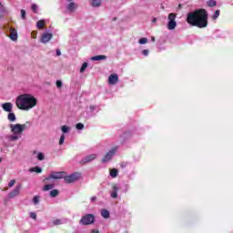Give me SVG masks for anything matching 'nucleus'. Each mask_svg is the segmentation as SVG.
I'll return each mask as SVG.
<instances>
[{"label":"nucleus","instance_id":"1","mask_svg":"<svg viewBox=\"0 0 233 233\" xmlns=\"http://www.w3.org/2000/svg\"><path fill=\"white\" fill-rule=\"evenodd\" d=\"M186 23H187L189 26L207 28V26H208V12L203 8L191 11L187 14Z\"/></svg>","mask_w":233,"mask_h":233},{"label":"nucleus","instance_id":"2","mask_svg":"<svg viewBox=\"0 0 233 233\" xmlns=\"http://www.w3.org/2000/svg\"><path fill=\"white\" fill-rule=\"evenodd\" d=\"M15 105L19 110H32L35 106H37V98L32 94H22L16 97Z\"/></svg>","mask_w":233,"mask_h":233},{"label":"nucleus","instance_id":"3","mask_svg":"<svg viewBox=\"0 0 233 233\" xmlns=\"http://www.w3.org/2000/svg\"><path fill=\"white\" fill-rule=\"evenodd\" d=\"M9 128L13 135L7 136L8 141H17L21 139V136H23L25 130L30 128V122L25 124H10Z\"/></svg>","mask_w":233,"mask_h":233},{"label":"nucleus","instance_id":"4","mask_svg":"<svg viewBox=\"0 0 233 233\" xmlns=\"http://www.w3.org/2000/svg\"><path fill=\"white\" fill-rule=\"evenodd\" d=\"M117 150H119V147L114 146L111 149L108 150V152L104 155L101 159V163H103L104 165L106 163H110V161L114 159V156L117 154Z\"/></svg>","mask_w":233,"mask_h":233},{"label":"nucleus","instance_id":"5","mask_svg":"<svg viewBox=\"0 0 233 233\" xmlns=\"http://www.w3.org/2000/svg\"><path fill=\"white\" fill-rule=\"evenodd\" d=\"M94 223H96V216L94 214H86L79 220V225L83 226L94 225Z\"/></svg>","mask_w":233,"mask_h":233},{"label":"nucleus","instance_id":"6","mask_svg":"<svg viewBox=\"0 0 233 233\" xmlns=\"http://www.w3.org/2000/svg\"><path fill=\"white\" fill-rule=\"evenodd\" d=\"M80 177H82L81 173L75 172L68 176L64 177V181H65V183H67L70 185L72 183H76V181H79Z\"/></svg>","mask_w":233,"mask_h":233},{"label":"nucleus","instance_id":"7","mask_svg":"<svg viewBox=\"0 0 233 233\" xmlns=\"http://www.w3.org/2000/svg\"><path fill=\"white\" fill-rule=\"evenodd\" d=\"M177 15L175 13H170L167 16V28L169 30H176V26H177V22H176V17Z\"/></svg>","mask_w":233,"mask_h":233},{"label":"nucleus","instance_id":"8","mask_svg":"<svg viewBox=\"0 0 233 233\" xmlns=\"http://www.w3.org/2000/svg\"><path fill=\"white\" fill-rule=\"evenodd\" d=\"M63 178H65V172L59 171V172H51V174L46 179L47 181H50V179H63Z\"/></svg>","mask_w":233,"mask_h":233},{"label":"nucleus","instance_id":"9","mask_svg":"<svg viewBox=\"0 0 233 233\" xmlns=\"http://www.w3.org/2000/svg\"><path fill=\"white\" fill-rule=\"evenodd\" d=\"M52 37H54V34L45 32L40 37V43H43V45H46V43L52 41Z\"/></svg>","mask_w":233,"mask_h":233},{"label":"nucleus","instance_id":"10","mask_svg":"<svg viewBox=\"0 0 233 233\" xmlns=\"http://www.w3.org/2000/svg\"><path fill=\"white\" fill-rule=\"evenodd\" d=\"M95 159H97V154H91L86 156L80 160V165H86V163H92Z\"/></svg>","mask_w":233,"mask_h":233},{"label":"nucleus","instance_id":"11","mask_svg":"<svg viewBox=\"0 0 233 233\" xmlns=\"http://www.w3.org/2000/svg\"><path fill=\"white\" fill-rule=\"evenodd\" d=\"M119 186H117V184H113L111 186V190L109 191V194L112 198V199H117V198H119Z\"/></svg>","mask_w":233,"mask_h":233},{"label":"nucleus","instance_id":"12","mask_svg":"<svg viewBox=\"0 0 233 233\" xmlns=\"http://www.w3.org/2000/svg\"><path fill=\"white\" fill-rule=\"evenodd\" d=\"M21 184L17 185L11 192H9L7 198L9 199H14V198H16V196H19L21 194Z\"/></svg>","mask_w":233,"mask_h":233},{"label":"nucleus","instance_id":"13","mask_svg":"<svg viewBox=\"0 0 233 233\" xmlns=\"http://www.w3.org/2000/svg\"><path fill=\"white\" fill-rule=\"evenodd\" d=\"M108 85L114 86L119 83V76L116 73L111 74L107 80Z\"/></svg>","mask_w":233,"mask_h":233},{"label":"nucleus","instance_id":"14","mask_svg":"<svg viewBox=\"0 0 233 233\" xmlns=\"http://www.w3.org/2000/svg\"><path fill=\"white\" fill-rule=\"evenodd\" d=\"M66 10H67L68 14H74L77 10V5L76 2H69L66 6Z\"/></svg>","mask_w":233,"mask_h":233},{"label":"nucleus","instance_id":"15","mask_svg":"<svg viewBox=\"0 0 233 233\" xmlns=\"http://www.w3.org/2000/svg\"><path fill=\"white\" fill-rule=\"evenodd\" d=\"M4 112H12V110L14 109V104H12V102H5L4 104L1 105Z\"/></svg>","mask_w":233,"mask_h":233},{"label":"nucleus","instance_id":"16","mask_svg":"<svg viewBox=\"0 0 233 233\" xmlns=\"http://www.w3.org/2000/svg\"><path fill=\"white\" fill-rule=\"evenodd\" d=\"M9 39H11V41H17V37H18V35H17V30H15V28L14 27H11L9 29Z\"/></svg>","mask_w":233,"mask_h":233},{"label":"nucleus","instance_id":"17","mask_svg":"<svg viewBox=\"0 0 233 233\" xmlns=\"http://www.w3.org/2000/svg\"><path fill=\"white\" fill-rule=\"evenodd\" d=\"M7 119L9 123H15V121H17V117L15 116V113L14 112H10L7 115Z\"/></svg>","mask_w":233,"mask_h":233},{"label":"nucleus","instance_id":"18","mask_svg":"<svg viewBox=\"0 0 233 233\" xmlns=\"http://www.w3.org/2000/svg\"><path fill=\"white\" fill-rule=\"evenodd\" d=\"M101 5H103L102 0H92L91 3H90V5L93 8H99V6H101Z\"/></svg>","mask_w":233,"mask_h":233},{"label":"nucleus","instance_id":"19","mask_svg":"<svg viewBox=\"0 0 233 233\" xmlns=\"http://www.w3.org/2000/svg\"><path fill=\"white\" fill-rule=\"evenodd\" d=\"M106 59V56L98 55L91 57V61H105Z\"/></svg>","mask_w":233,"mask_h":233},{"label":"nucleus","instance_id":"20","mask_svg":"<svg viewBox=\"0 0 233 233\" xmlns=\"http://www.w3.org/2000/svg\"><path fill=\"white\" fill-rule=\"evenodd\" d=\"M109 175L111 177L116 178L119 176V170L117 168L109 169Z\"/></svg>","mask_w":233,"mask_h":233},{"label":"nucleus","instance_id":"21","mask_svg":"<svg viewBox=\"0 0 233 233\" xmlns=\"http://www.w3.org/2000/svg\"><path fill=\"white\" fill-rule=\"evenodd\" d=\"M67 221H68V219H66V218H62V219L57 218L53 221V225H55V226L65 225V223H66Z\"/></svg>","mask_w":233,"mask_h":233},{"label":"nucleus","instance_id":"22","mask_svg":"<svg viewBox=\"0 0 233 233\" xmlns=\"http://www.w3.org/2000/svg\"><path fill=\"white\" fill-rule=\"evenodd\" d=\"M34 154H36V158L38 159V161H44L45 153L34 151Z\"/></svg>","mask_w":233,"mask_h":233},{"label":"nucleus","instance_id":"23","mask_svg":"<svg viewBox=\"0 0 233 233\" xmlns=\"http://www.w3.org/2000/svg\"><path fill=\"white\" fill-rule=\"evenodd\" d=\"M101 216L104 218V219H108V218H110V212L106 209H102Z\"/></svg>","mask_w":233,"mask_h":233},{"label":"nucleus","instance_id":"24","mask_svg":"<svg viewBox=\"0 0 233 233\" xmlns=\"http://www.w3.org/2000/svg\"><path fill=\"white\" fill-rule=\"evenodd\" d=\"M29 172H35L36 174H41V172H43V168L39 167H31L29 169Z\"/></svg>","mask_w":233,"mask_h":233},{"label":"nucleus","instance_id":"25","mask_svg":"<svg viewBox=\"0 0 233 233\" xmlns=\"http://www.w3.org/2000/svg\"><path fill=\"white\" fill-rule=\"evenodd\" d=\"M61 132L63 134H69L70 133V127H68V126H62L61 127Z\"/></svg>","mask_w":233,"mask_h":233},{"label":"nucleus","instance_id":"26","mask_svg":"<svg viewBox=\"0 0 233 233\" xmlns=\"http://www.w3.org/2000/svg\"><path fill=\"white\" fill-rule=\"evenodd\" d=\"M86 68H88V63L84 62L80 67V74H83Z\"/></svg>","mask_w":233,"mask_h":233},{"label":"nucleus","instance_id":"27","mask_svg":"<svg viewBox=\"0 0 233 233\" xmlns=\"http://www.w3.org/2000/svg\"><path fill=\"white\" fill-rule=\"evenodd\" d=\"M50 196H51V198H57V196H59V190H57V189L51 190Z\"/></svg>","mask_w":233,"mask_h":233},{"label":"nucleus","instance_id":"28","mask_svg":"<svg viewBox=\"0 0 233 233\" xmlns=\"http://www.w3.org/2000/svg\"><path fill=\"white\" fill-rule=\"evenodd\" d=\"M37 28L41 29L45 27V20H38L36 23Z\"/></svg>","mask_w":233,"mask_h":233},{"label":"nucleus","instance_id":"29","mask_svg":"<svg viewBox=\"0 0 233 233\" xmlns=\"http://www.w3.org/2000/svg\"><path fill=\"white\" fill-rule=\"evenodd\" d=\"M52 188H54V185H53V184H47V185L44 186L43 190H44L45 192H46V191H48V190H52Z\"/></svg>","mask_w":233,"mask_h":233},{"label":"nucleus","instance_id":"30","mask_svg":"<svg viewBox=\"0 0 233 233\" xmlns=\"http://www.w3.org/2000/svg\"><path fill=\"white\" fill-rule=\"evenodd\" d=\"M207 5H208V6L212 7V6H216L218 5V2H216V0H208L207 2Z\"/></svg>","mask_w":233,"mask_h":233},{"label":"nucleus","instance_id":"31","mask_svg":"<svg viewBox=\"0 0 233 233\" xmlns=\"http://www.w3.org/2000/svg\"><path fill=\"white\" fill-rule=\"evenodd\" d=\"M139 45H147L148 43V38L143 37L138 40Z\"/></svg>","mask_w":233,"mask_h":233},{"label":"nucleus","instance_id":"32","mask_svg":"<svg viewBox=\"0 0 233 233\" xmlns=\"http://www.w3.org/2000/svg\"><path fill=\"white\" fill-rule=\"evenodd\" d=\"M219 14H220L219 10L215 11L214 15H212L213 21H216V19H218V17H219Z\"/></svg>","mask_w":233,"mask_h":233},{"label":"nucleus","instance_id":"33","mask_svg":"<svg viewBox=\"0 0 233 233\" xmlns=\"http://www.w3.org/2000/svg\"><path fill=\"white\" fill-rule=\"evenodd\" d=\"M76 130H84L85 129V125H83V123H77L76 125Z\"/></svg>","mask_w":233,"mask_h":233},{"label":"nucleus","instance_id":"34","mask_svg":"<svg viewBox=\"0 0 233 233\" xmlns=\"http://www.w3.org/2000/svg\"><path fill=\"white\" fill-rule=\"evenodd\" d=\"M31 10L34 12V14H37V10H39V7L37 6V5L33 4L31 6Z\"/></svg>","mask_w":233,"mask_h":233},{"label":"nucleus","instance_id":"35","mask_svg":"<svg viewBox=\"0 0 233 233\" xmlns=\"http://www.w3.org/2000/svg\"><path fill=\"white\" fill-rule=\"evenodd\" d=\"M39 201H40L39 196H35V197L33 198V203H34V205H39Z\"/></svg>","mask_w":233,"mask_h":233},{"label":"nucleus","instance_id":"36","mask_svg":"<svg viewBox=\"0 0 233 233\" xmlns=\"http://www.w3.org/2000/svg\"><path fill=\"white\" fill-rule=\"evenodd\" d=\"M148 54H150V51H148V49L142 50V56H145V57H148Z\"/></svg>","mask_w":233,"mask_h":233},{"label":"nucleus","instance_id":"37","mask_svg":"<svg viewBox=\"0 0 233 233\" xmlns=\"http://www.w3.org/2000/svg\"><path fill=\"white\" fill-rule=\"evenodd\" d=\"M21 17L22 19H26V11L25 9L21 10Z\"/></svg>","mask_w":233,"mask_h":233},{"label":"nucleus","instance_id":"38","mask_svg":"<svg viewBox=\"0 0 233 233\" xmlns=\"http://www.w3.org/2000/svg\"><path fill=\"white\" fill-rule=\"evenodd\" d=\"M59 145H63L65 143V134H62L59 139Z\"/></svg>","mask_w":233,"mask_h":233},{"label":"nucleus","instance_id":"39","mask_svg":"<svg viewBox=\"0 0 233 233\" xmlns=\"http://www.w3.org/2000/svg\"><path fill=\"white\" fill-rule=\"evenodd\" d=\"M29 216L32 219H37V214H35V212H30Z\"/></svg>","mask_w":233,"mask_h":233},{"label":"nucleus","instance_id":"40","mask_svg":"<svg viewBox=\"0 0 233 233\" xmlns=\"http://www.w3.org/2000/svg\"><path fill=\"white\" fill-rule=\"evenodd\" d=\"M14 185H15V179H12V180L8 183L9 188H12V187H14Z\"/></svg>","mask_w":233,"mask_h":233},{"label":"nucleus","instance_id":"41","mask_svg":"<svg viewBox=\"0 0 233 233\" xmlns=\"http://www.w3.org/2000/svg\"><path fill=\"white\" fill-rule=\"evenodd\" d=\"M56 86H57V88H61V86H63V82L61 80H57Z\"/></svg>","mask_w":233,"mask_h":233},{"label":"nucleus","instance_id":"42","mask_svg":"<svg viewBox=\"0 0 233 233\" xmlns=\"http://www.w3.org/2000/svg\"><path fill=\"white\" fill-rule=\"evenodd\" d=\"M90 201H91V203H96V201H97V197H96V196L91 197Z\"/></svg>","mask_w":233,"mask_h":233},{"label":"nucleus","instance_id":"43","mask_svg":"<svg viewBox=\"0 0 233 233\" xmlns=\"http://www.w3.org/2000/svg\"><path fill=\"white\" fill-rule=\"evenodd\" d=\"M96 106H89V110H90V112H94L95 110H96Z\"/></svg>","mask_w":233,"mask_h":233},{"label":"nucleus","instance_id":"44","mask_svg":"<svg viewBox=\"0 0 233 233\" xmlns=\"http://www.w3.org/2000/svg\"><path fill=\"white\" fill-rule=\"evenodd\" d=\"M56 56L59 57V56H61V50L60 49H56Z\"/></svg>","mask_w":233,"mask_h":233},{"label":"nucleus","instance_id":"45","mask_svg":"<svg viewBox=\"0 0 233 233\" xmlns=\"http://www.w3.org/2000/svg\"><path fill=\"white\" fill-rule=\"evenodd\" d=\"M157 21V18H153V19H152V23H156Z\"/></svg>","mask_w":233,"mask_h":233},{"label":"nucleus","instance_id":"46","mask_svg":"<svg viewBox=\"0 0 233 233\" xmlns=\"http://www.w3.org/2000/svg\"><path fill=\"white\" fill-rule=\"evenodd\" d=\"M67 3H74V0H66Z\"/></svg>","mask_w":233,"mask_h":233},{"label":"nucleus","instance_id":"47","mask_svg":"<svg viewBox=\"0 0 233 233\" xmlns=\"http://www.w3.org/2000/svg\"><path fill=\"white\" fill-rule=\"evenodd\" d=\"M151 41L154 43V41H156V37L153 36V37L151 38Z\"/></svg>","mask_w":233,"mask_h":233},{"label":"nucleus","instance_id":"48","mask_svg":"<svg viewBox=\"0 0 233 233\" xmlns=\"http://www.w3.org/2000/svg\"><path fill=\"white\" fill-rule=\"evenodd\" d=\"M92 233H99L98 230H92Z\"/></svg>","mask_w":233,"mask_h":233},{"label":"nucleus","instance_id":"49","mask_svg":"<svg viewBox=\"0 0 233 233\" xmlns=\"http://www.w3.org/2000/svg\"><path fill=\"white\" fill-rule=\"evenodd\" d=\"M1 161H3V159L0 157V163H1Z\"/></svg>","mask_w":233,"mask_h":233},{"label":"nucleus","instance_id":"50","mask_svg":"<svg viewBox=\"0 0 233 233\" xmlns=\"http://www.w3.org/2000/svg\"><path fill=\"white\" fill-rule=\"evenodd\" d=\"M0 6H2V4H1V2H0Z\"/></svg>","mask_w":233,"mask_h":233}]
</instances>
